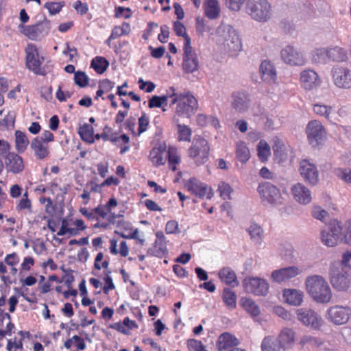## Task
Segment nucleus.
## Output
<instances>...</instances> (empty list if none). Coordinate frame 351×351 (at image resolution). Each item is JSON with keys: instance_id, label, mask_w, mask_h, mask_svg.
I'll use <instances>...</instances> for the list:
<instances>
[{"instance_id": "nucleus-4", "label": "nucleus", "mask_w": 351, "mask_h": 351, "mask_svg": "<svg viewBox=\"0 0 351 351\" xmlns=\"http://www.w3.org/2000/svg\"><path fill=\"white\" fill-rule=\"evenodd\" d=\"M25 65L26 67L36 75L45 76L49 72V66H42L44 57L40 56L36 45L29 44L25 48Z\"/></svg>"}, {"instance_id": "nucleus-22", "label": "nucleus", "mask_w": 351, "mask_h": 351, "mask_svg": "<svg viewBox=\"0 0 351 351\" xmlns=\"http://www.w3.org/2000/svg\"><path fill=\"white\" fill-rule=\"evenodd\" d=\"M300 269L296 266H290L274 270L271 275L272 280L278 283H280L293 278L300 274Z\"/></svg>"}, {"instance_id": "nucleus-1", "label": "nucleus", "mask_w": 351, "mask_h": 351, "mask_svg": "<svg viewBox=\"0 0 351 351\" xmlns=\"http://www.w3.org/2000/svg\"><path fill=\"white\" fill-rule=\"evenodd\" d=\"M217 41L226 52L233 56L242 49L241 38L231 25L222 23L217 29Z\"/></svg>"}, {"instance_id": "nucleus-16", "label": "nucleus", "mask_w": 351, "mask_h": 351, "mask_svg": "<svg viewBox=\"0 0 351 351\" xmlns=\"http://www.w3.org/2000/svg\"><path fill=\"white\" fill-rule=\"evenodd\" d=\"M257 191L263 202L270 204H277L280 202L281 197L280 190L270 182L260 184Z\"/></svg>"}, {"instance_id": "nucleus-51", "label": "nucleus", "mask_w": 351, "mask_h": 351, "mask_svg": "<svg viewBox=\"0 0 351 351\" xmlns=\"http://www.w3.org/2000/svg\"><path fill=\"white\" fill-rule=\"evenodd\" d=\"M218 191L223 199H230L232 189L229 184L221 182L218 185Z\"/></svg>"}, {"instance_id": "nucleus-35", "label": "nucleus", "mask_w": 351, "mask_h": 351, "mask_svg": "<svg viewBox=\"0 0 351 351\" xmlns=\"http://www.w3.org/2000/svg\"><path fill=\"white\" fill-rule=\"evenodd\" d=\"M300 344L302 346V349L315 350L320 348L323 342L317 337L311 335H304L300 340Z\"/></svg>"}, {"instance_id": "nucleus-44", "label": "nucleus", "mask_w": 351, "mask_h": 351, "mask_svg": "<svg viewBox=\"0 0 351 351\" xmlns=\"http://www.w3.org/2000/svg\"><path fill=\"white\" fill-rule=\"evenodd\" d=\"M222 297L223 302L229 308H234L236 307L237 296L234 291L230 288H225L223 291Z\"/></svg>"}, {"instance_id": "nucleus-36", "label": "nucleus", "mask_w": 351, "mask_h": 351, "mask_svg": "<svg viewBox=\"0 0 351 351\" xmlns=\"http://www.w3.org/2000/svg\"><path fill=\"white\" fill-rule=\"evenodd\" d=\"M204 10L208 18L210 19H216L220 12L218 1L217 0H206Z\"/></svg>"}, {"instance_id": "nucleus-9", "label": "nucleus", "mask_w": 351, "mask_h": 351, "mask_svg": "<svg viewBox=\"0 0 351 351\" xmlns=\"http://www.w3.org/2000/svg\"><path fill=\"white\" fill-rule=\"evenodd\" d=\"M342 227L340 222L337 219H333L322 231L321 239L322 243L328 246L333 247L336 245L341 237Z\"/></svg>"}, {"instance_id": "nucleus-18", "label": "nucleus", "mask_w": 351, "mask_h": 351, "mask_svg": "<svg viewBox=\"0 0 351 351\" xmlns=\"http://www.w3.org/2000/svg\"><path fill=\"white\" fill-rule=\"evenodd\" d=\"M184 187L199 198L203 199L206 197L210 199L213 196L211 188L195 178L187 180L184 184Z\"/></svg>"}, {"instance_id": "nucleus-54", "label": "nucleus", "mask_w": 351, "mask_h": 351, "mask_svg": "<svg viewBox=\"0 0 351 351\" xmlns=\"http://www.w3.org/2000/svg\"><path fill=\"white\" fill-rule=\"evenodd\" d=\"M64 5V2H47L44 8L47 9L51 15L56 14L60 12L62 7Z\"/></svg>"}, {"instance_id": "nucleus-50", "label": "nucleus", "mask_w": 351, "mask_h": 351, "mask_svg": "<svg viewBox=\"0 0 351 351\" xmlns=\"http://www.w3.org/2000/svg\"><path fill=\"white\" fill-rule=\"evenodd\" d=\"M74 82L79 87H86L88 84L89 78L85 72L77 71L74 75Z\"/></svg>"}, {"instance_id": "nucleus-11", "label": "nucleus", "mask_w": 351, "mask_h": 351, "mask_svg": "<svg viewBox=\"0 0 351 351\" xmlns=\"http://www.w3.org/2000/svg\"><path fill=\"white\" fill-rule=\"evenodd\" d=\"M334 85L341 89L351 88V69L343 66H335L331 71Z\"/></svg>"}, {"instance_id": "nucleus-25", "label": "nucleus", "mask_w": 351, "mask_h": 351, "mask_svg": "<svg viewBox=\"0 0 351 351\" xmlns=\"http://www.w3.org/2000/svg\"><path fill=\"white\" fill-rule=\"evenodd\" d=\"M167 158V151L165 143L157 144L149 153V159L154 166L165 164Z\"/></svg>"}, {"instance_id": "nucleus-5", "label": "nucleus", "mask_w": 351, "mask_h": 351, "mask_svg": "<svg viewBox=\"0 0 351 351\" xmlns=\"http://www.w3.org/2000/svg\"><path fill=\"white\" fill-rule=\"evenodd\" d=\"M246 12L258 22H266L271 16V6L267 0H248Z\"/></svg>"}, {"instance_id": "nucleus-57", "label": "nucleus", "mask_w": 351, "mask_h": 351, "mask_svg": "<svg viewBox=\"0 0 351 351\" xmlns=\"http://www.w3.org/2000/svg\"><path fill=\"white\" fill-rule=\"evenodd\" d=\"M312 215L314 218L324 221L328 215V213L320 206H315L312 208Z\"/></svg>"}, {"instance_id": "nucleus-32", "label": "nucleus", "mask_w": 351, "mask_h": 351, "mask_svg": "<svg viewBox=\"0 0 351 351\" xmlns=\"http://www.w3.org/2000/svg\"><path fill=\"white\" fill-rule=\"evenodd\" d=\"M295 332L290 328H284L278 335V349H289L294 341Z\"/></svg>"}, {"instance_id": "nucleus-24", "label": "nucleus", "mask_w": 351, "mask_h": 351, "mask_svg": "<svg viewBox=\"0 0 351 351\" xmlns=\"http://www.w3.org/2000/svg\"><path fill=\"white\" fill-rule=\"evenodd\" d=\"M313 111L317 115L324 117L330 123L337 124L339 121L337 113L330 106L315 104L313 105Z\"/></svg>"}, {"instance_id": "nucleus-20", "label": "nucleus", "mask_w": 351, "mask_h": 351, "mask_svg": "<svg viewBox=\"0 0 351 351\" xmlns=\"http://www.w3.org/2000/svg\"><path fill=\"white\" fill-rule=\"evenodd\" d=\"M300 81L302 87L306 90H314L322 84L318 73L311 69H305L300 73Z\"/></svg>"}, {"instance_id": "nucleus-17", "label": "nucleus", "mask_w": 351, "mask_h": 351, "mask_svg": "<svg viewBox=\"0 0 351 351\" xmlns=\"http://www.w3.org/2000/svg\"><path fill=\"white\" fill-rule=\"evenodd\" d=\"M297 319L306 326L317 329L321 326L322 318L313 310L301 308L295 310Z\"/></svg>"}, {"instance_id": "nucleus-38", "label": "nucleus", "mask_w": 351, "mask_h": 351, "mask_svg": "<svg viewBox=\"0 0 351 351\" xmlns=\"http://www.w3.org/2000/svg\"><path fill=\"white\" fill-rule=\"evenodd\" d=\"M241 303L243 308L252 316L256 317L260 315V308L253 300L247 298H242Z\"/></svg>"}, {"instance_id": "nucleus-34", "label": "nucleus", "mask_w": 351, "mask_h": 351, "mask_svg": "<svg viewBox=\"0 0 351 351\" xmlns=\"http://www.w3.org/2000/svg\"><path fill=\"white\" fill-rule=\"evenodd\" d=\"M14 137L16 150L20 154L25 152L27 146L30 145V142L29 141L26 134L21 130H16Z\"/></svg>"}, {"instance_id": "nucleus-10", "label": "nucleus", "mask_w": 351, "mask_h": 351, "mask_svg": "<svg viewBox=\"0 0 351 351\" xmlns=\"http://www.w3.org/2000/svg\"><path fill=\"white\" fill-rule=\"evenodd\" d=\"M182 69L185 73H192L199 69L198 56L192 47L191 38L186 39V43L183 46Z\"/></svg>"}, {"instance_id": "nucleus-49", "label": "nucleus", "mask_w": 351, "mask_h": 351, "mask_svg": "<svg viewBox=\"0 0 351 351\" xmlns=\"http://www.w3.org/2000/svg\"><path fill=\"white\" fill-rule=\"evenodd\" d=\"M351 260V251L346 252L342 254L341 261L338 263H333L330 265H335L342 269H347L351 271V267L349 264Z\"/></svg>"}, {"instance_id": "nucleus-15", "label": "nucleus", "mask_w": 351, "mask_h": 351, "mask_svg": "<svg viewBox=\"0 0 351 351\" xmlns=\"http://www.w3.org/2000/svg\"><path fill=\"white\" fill-rule=\"evenodd\" d=\"M23 34L29 39L37 40L47 35L51 28L50 21L45 19L42 22L33 25L22 26Z\"/></svg>"}, {"instance_id": "nucleus-8", "label": "nucleus", "mask_w": 351, "mask_h": 351, "mask_svg": "<svg viewBox=\"0 0 351 351\" xmlns=\"http://www.w3.org/2000/svg\"><path fill=\"white\" fill-rule=\"evenodd\" d=\"M306 134L308 143L313 147L321 145L326 136L324 127L318 120H312L308 123L306 127Z\"/></svg>"}, {"instance_id": "nucleus-61", "label": "nucleus", "mask_w": 351, "mask_h": 351, "mask_svg": "<svg viewBox=\"0 0 351 351\" xmlns=\"http://www.w3.org/2000/svg\"><path fill=\"white\" fill-rule=\"evenodd\" d=\"M245 0H225L226 6L232 11H239Z\"/></svg>"}, {"instance_id": "nucleus-39", "label": "nucleus", "mask_w": 351, "mask_h": 351, "mask_svg": "<svg viewBox=\"0 0 351 351\" xmlns=\"http://www.w3.org/2000/svg\"><path fill=\"white\" fill-rule=\"evenodd\" d=\"M312 60L318 64H326L329 60L328 48H318L312 51Z\"/></svg>"}, {"instance_id": "nucleus-29", "label": "nucleus", "mask_w": 351, "mask_h": 351, "mask_svg": "<svg viewBox=\"0 0 351 351\" xmlns=\"http://www.w3.org/2000/svg\"><path fill=\"white\" fill-rule=\"evenodd\" d=\"M239 341L235 336L229 332L222 333L218 339L217 346L219 351L230 350L234 351V348L238 346Z\"/></svg>"}, {"instance_id": "nucleus-23", "label": "nucleus", "mask_w": 351, "mask_h": 351, "mask_svg": "<svg viewBox=\"0 0 351 351\" xmlns=\"http://www.w3.org/2000/svg\"><path fill=\"white\" fill-rule=\"evenodd\" d=\"M291 192L293 199L300 204H307L312 199L311 191L302 183L298 182L293 185Z\"/></svg>"}, {"instance_id": "nucleus-33", "label": "nucleus", "mask_w": 351, "mask_h": 351, "mask_svg": "<svg viewBox=\"0 0 351 351\" xmlns=\"http://www.w3.org/2000/svg\"><path fill=\"white\" fill-rule=\"evenodd\" d=\"M328 49L330 61L341 62L347 60L348 53L345 49L335 46L328 48Z\"/></svg>"}, {"instance_id": "nucleus-58", "label": "nucleus", "mask_w": 351, "mask_h": 351, "mask_svg": "<svg viewBox=\"0 0 351 351\" xmlns=\"http://www.w3.org/2000/svg\"><path fill=\"white\" fill-rule=\"evenodd\" d=\"M187 346L190 351H205L204 347L200 341L196 339H189Z\"/></svg>"}, {"instance_id": "nucleus-42", "label": "nucleus", "mask_w": 351, "mask_h": 351, "mask_svg": "<svg viewBox=\"0 0 351 351\" xmlns=\"http://www.w3.org/2000/svg\"><path fill=\"white\" fill-rule=\"evenodd\" d=\"M247 231L253 242L256 243H261L262 242L263 230L260 226L256 223H252L247 229Z\"/></svg>"}, {"instance_id": "nucleus-30", "label": "nucleus", "mask_w": 351, "mask_h": 351, "mask_svg": "<svg viewBox=\"0 0 351 351\" xmlns=\"http://www.w3.org/2000/svg\"><path fill=\"white\" fill-rule=\"evenodd\" d=\"M282 296L286 303L298 306L303 302L304 293L300 290L288 289L283 291Z\"/></svg>"}, {"instance_id": "nucleus-62", "label": "nucleus", "mask_w": 351, "mask_h": 351, "mask_svg": "<svg viewBox=\"0 0 351 351\" xmlns=\"http://www.w3.org/2000/svg\"><path fill=\"white\" fill-rule=\"evenodd\" d=\"M165 232L167 234L179 233L178 223L176 220L169 221L165 226Z\"/></svg>"}, {"instance_id": "nucleus-64", "label": "nucleus", "mask_w": 351, "mask_h": 351, "mask_svg": "<svg viewBox=\"0 0 351 351\" xmlns=\"http://www.w3.org/2000/svg\"><path fill=\"white\" fill-rule=\"evenodd\" d=\"M345 233L343 239L346 243L351 245V219L348 221L345 224Z\"/></svg>"}, {"instance_id": "nucleus-60", "label": "nucleus", "mask_w": 351, "mask_h": 351, "mask_svg": "<svg viewBox=\"0 0 351 351\" xmlns=\"http://www.w3.org/2000/svg\"><path fill=\"white\" fill-rule=\"evenodd\" d=\"M132 16V11L129 8L118 7L116 8L114 16L116 18L123 17L129 19Z\"/></svg>"}, {"instance_id": "nucleus-48", "label": "nucleus", "mask_w": 351, "mask_h": 351, "mask_svg": "<svg viewBox=\"0 0 351 351\" xmlns=\"http://www.w3.org/2000/svg\"><path fill=\"white\" fill-rule=\"evenodd\" d=\"M15 123V114L14 112H10L4 117L0 120V130H9L10 128H14Z\"/></svg>"}, {"instance_id": "nucleus-14", "label": "nucleus", "mask_w": 351, "mask_h": 351, "mask_svg": "<svg viewBox=\"0 0 351 351\" xmlns=\"http://www.w3.org/2000/svg\"><path fill=\"white\" fill-rule=\"evenodd\" d=\"M328 319L335 325L346 324L351 317V308L348 306L335 305L327 311Z\"/></svg>"}, {"instance_id": "nucleus-13", "label": "nucleus", "mask_w": 351, "mask_h": 351, "mask_svg": "<svg viewBox=\"0 0 351 351\" xmlns=\"http://www.w3.org/2000/svg\"><path fill=\"white\" fill-rule=\"evenodd\" d=\"M245 292L256 295H266L269 291V285L265 280L258 277H246L243 281Z\"/></svg>"}, {"instance_id": "nucleus-7", "label": "nucleus", "mask_w": 351, "mask_h": 351, "mask_svg": "<svg viewBox=\"0 0 351 351\" xmlns=\"http://www.w3.org/2000/svg\"><path fill=\"white\" fill-rule=\"evenodd\" d=\"M210 147L206 139L198 136L195 138L189 149V155L197 165L204 164L208 159Z\"/></svg>"}, {"instance_id": "nucleus-46", "label": "nucleus", "mask_w": 351, "mask_h": 351, "mask_svg": "<svg viewBox=\"0 0 351 351\" xmlns=\"http://www.w3.org/2000/svg\"><path fill=\"white\" fill-rule=\"evenodd\" d=\"M167 158L169 162V167L173 171H176V165L180 162V158L177 154L176 149L175 147H169L167 151Z\"/></svg>"}, {"instance_id": "nucleus-56", "label": "nucleus", "mask_w": 351, "mask_h": 351, "mask_svg": "<svg viewBox=\"0 0 351 351\" xmlns=\"http://www.w3.org/2000/svg\"><path fill=\"white\" fill-rule=\"evenodd\" d=\"M173 29L175 33L178 36H182L184 39V43H186V39L190 38L189 35L186 33V28L184 25L180 21H176L173 23Z\"/></svg>"}, {"instance_id": "nucleus-59", "label": "nucleus", "mask_w": 351, "mask_h": 351, "mask_svg": "<svg viewBox=\"0 0 351 351\" xmlns=\"http://www.w3.org/2000/svg\"><path fill=\"white\" fill-rule=\"evenodd\" d=\"M149 123V117L143 113L138 119V133L141 134L147 130V126Z\"/></svg>"}, {"instance_id": "nucleus-27", "label": "nucleus", "mask_w": 351, "mask_h": 351, "mask_svg": "<svg viewBox=\"0 0 351 351\" xmlns=\"http://www.w3.org/2000/svg\"><path fill=\"white\" fill-rule=\"evenodd\" d=\"M30 149L34 156L38 160H43L50 154L49 145L34 138L30 142Z\"/></svg>"}, {"instance_id": "nucleus-19", "label": "nucleus", "mask_w": 351, "mask_h": 351, "mask_svg": "<svg viewBox=\"0 0 351 351\" xmlns=\"http://www.w3.org/2000/svg\"><path fill=\"white\" fill-rule=\"evenodd\" d=\"M299 172L304 180L311 185H315L319 182V172L315 164L308 160L300 162Z\"/></svg>"}, {"instance_id": "nucleus-3", "label": "nucleus", "mask_w": 351, "mask_h": 351, "mask_svg": "<svg viewBox=\"0 0 351 351\" xmlns=\"http://www.w3.org/2000/svg\"><path fill=\"white\" fill-rule=\"evenodd\" d=\"M171 90L173 93L169 97H173L171 105L176 104L173 121L179 122L178 117L190 118L198 108L197 100L190 93L176 95L174 88H171Z\"/></svg>"}, {"instance_id": "nucleus-55", "label": "nucleus", "mask_w": 351, "mask_h": 351, "mask_svg": "<svg viewBox=\"0 0 351 351\" xmlns=\"http://www.w3.org/2000/svg\"><path fill=\"white\" fill-rule=\"evenodd\" d=\"M261 348L262 351H276L274 338L270 336L266 337L262 341Z\"/></svg>"}, {"instance_id": "nucleus-6", "label": "nucleus", "mask_w": 351, "mask_h": 351, "mask_svg": "<svg viewBox=\"0 0 351 351\" xmlns=\"http://www.w3.org/2000/svg\"><path fill=\"white\" fill-rule=\"evenodd\" d=\"M351 271L342 269L335 265L329 269L330 282L332 287L338 291H347L351 285Z\"/></svg>"}, {"instance_id": "nucleus-47", "label": "nucleus", "mask_w": 351, "mask_h": 351, "mask_svg": "<svg viewBox=\"0 0 351 351\" xmlns=\"http://www.w3.org/2000/svg\"><path fill=\"white\" fill-rule=\"evenodd\" d=\"M147 254L152 256L162 257L167 254L166 244H155L147 250Z\"/></svg>"}, {"instance_id": "nucleus-52", "label": "nucleus", "mask_w": 351, "mask_h": 351, "mask_svg": "<svg viewBox=\"0 0 351 351\" xmlns=\"http://www.w3.org/2000/svg\"><path fill=\"white\" fill-rule=\"evenodd\" d=\"M336 176L348 184H351V169L339 168L335 171Z\"/></svg>"}, {"instance_id": "nucleus-45", "label": "nucleus", "mask_w": 351, "mask_h": 351, "mask_svg": "<svg viewBox=\"0 0 351 351\" xmlns=\"http://www.w3.org/2000/svg\"><path fill=\"white\" fill-rule=\"evenodd\" d=\"M177 123L178 128V139L179 141H190L191 136V128L184 125L180 124L179 122H176Z\"/></svg>"}, {"instance_id": "nucleus-43", "label": "nucleus", "mask_w": 351, "mask_h": 351, "mask_svg": "<svg viewBox=\"0 0 351 351\" xmlns=\"http://www.w3.org/2000/svg\"><path fill=\"white\" fill-rule=\"evenodd\" d=\"M257 152L260 160L266 161L271 154L270 147L265 141L261 140L257 145Z\"/></svg>"}, {"instance_id": "nucleus-40", "label": "nucleus", "mask_w": 351, "mask_h": 351, "mask_svg": "<svg viewBox=\"0 0 351 351\" xmlns=\"http://www.w3.org/2000/svg\"><path fill=\"white\" fill-rule=\"evenodd\" d=\"M236 156L242 163H245L250 159V150L244 142L240 141L237 143Z\"/></svg>"}, {"instance_id": "nucleus-12", "label": "nucleus", "mask_w": 351, "mask_h": 351, "mask_svg": "<svg viewBox=\"0 0 351 351\" xmlns=\"http://www.w3.org/2000/svg\"><path fill=\"white\" fill-rule=\"evenodd\" d=\"M282 60L291 66H303L306 60L304 54L292 45H287L280 51Z\"/></svg>"}, {"instance_id": "nucleus-37", "label": "nucleus", "mask_w": 351, "mask_h": 351, "mask_svg": "<svg viewBox=\"0 0 351 351\" xmlns=\"http://www.w3.org/2000/svg\"><path fill=\"white\" fill-rule=\"evenodd\" d=\"M82 141L90 144L95 142L93 128L87 123L80 126L78 132Z\"/></svg>"}, {"instance_id": "nucleus-63", "label": "nucleus", "mask_w": 351, "mask_h": 351, "mask_svg": "<svg viewBox=\"0 0 351 351\" xmlns=\"http://www.w3.org/2000/svg\"><path fill=\"white\" fill-rule=\"evenodd\" d=\"M274 312L276 315L280 317L285 320L291 319V314L285 308L281 306H276L274 308Z\"/></svg>"}, {"instance_id": "nucleus-21", "label": "nucleus", "mask_w": 351, "mask_h": 351, "mask_svg": "<svg viewBox=\"0 0 351 351\" xmlns=\"http://www.w3.org/2000/svg\"><path fill=\"white\" fill-rule=\"evenodd\" d=\"M251 101L249 95L241 91L234 92L230 96V105L238 113L246 112L250 107Z\"/></svg>"}, {"instance_id": "nucleus-41", "label": "nucleus", "mask_w": 351, "mask_h": 351, "mask_svg": "<svg viewBox=\"0 0 351 351\" xmlns=\"http://www.w3.org/2000/svg\"><path fill=\"white\" fill-rule=\"evenodd\" d=\"M109 66V62L104 57L97 56L94 58L90 63L92 67L98 74L104 73Z\"/></svg>"}, {"instance_id": "nucleus-31", "label": "nucleus", "mask_w": 351, "mask_h": 351, "mask_svg": "<svg viewBox=\"0 0 351 351\" xmlns=\"http://www.w3.org/2000/svg\"><path fill=\"white\" fill-rule=\"evenodd\" d=\"M218 276L221 281L232 287L239 285L235 272L228 267H223L219 271Z\"/></svg>"}, {"instance_id": "nucleus-28", "label": "nucleus", "mask_w": 351, "mask_h": 351, "mask_svg": "<svg viewBox=\"0 0 351 351\" xmlns=\"http://www.w3.org/2000/svg\"><path fill=\"white\" fill-rule=\"evenodd\" d=\"M260 72L263 81L269 84H275L277 80L276 72L274 65L267 60H264L260 65Z\"/></svg>"}, {"instance_id": "nucleus-2", "label": "nucleus", "mask_w": 351, "mask_h": 351, "mask_svg": "<svg viewBox=\"0 0 351 351\" xmlns=\"http://www.w3.org/2000/svg\"><path fill=\"white\" fill-rule=\"evenodd\" d=\"M305 283L306 291L314 301L320 304L330 302L332 297V291L323 276L319 275L308 276Z\"/></svg>"}, {"instance_id": "nucleus-26", "label": "nucleus", "mask_w": 351, "mask_h": 351, "mask_svg": "<svg viewBox=\"0 0 351 351\" xmlns=\"http://www.w3.org/2000/svg\"><path fill=\"white\" fill-rule=\"evenodd\" d=\"M5 163L7 170L14 174L19 173L24 169L22 157L14 152H12L5 158Z\"/></svg>"}, {"instance_id": "nucleus-53", "label": "nucleus", "mask_w": 351, "mask_h": 351, "mask_svg": "<svg viewBox=\"0 0 351 351\" xmlns=\"http://www.w3.org/2000/svg\"><path fill=\"white\" fill-rule=\"evenodd\" d=\"M19 334L21 336V339L17 340L16 338L12 342L11 340L8 341L7 345V349L10 350L12 347H14L16 349H21L23 346V343L21 341L22 339H25L26 337H29V332L25 331H20Z\"/></svg>"}]
</instances>
